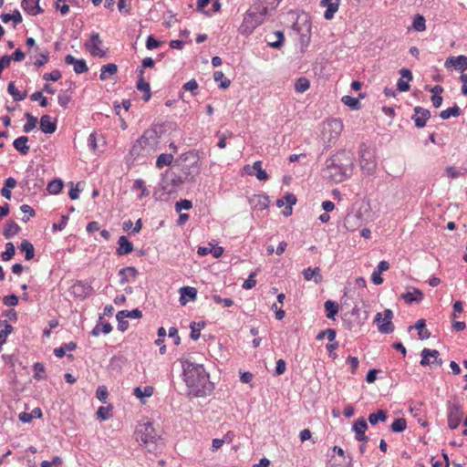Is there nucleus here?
I'll return each mask as SVG.
<instances>
[{"instance_id": "nucleus-43", "label": "nucleus", "mask_w": 467, "mask_h": 467, "mask_svg": "<svg viewBox=\"0 0 467 467\" xmlns=\"http://www.w3.org/2000/svg\"><path fill=\"white\" fill-rule=\"evenodd\" d=\"M336 336H337V333H336V330H335V329H333V328H327V329H326V330H322V331H320V332L317 335L316 338H317V340H322L324 337H327L328 341H329V342H332V341H334V340H335Z\"/></svg>"}, {"instance_id": "nucleus-36", "label": "nucleus", "mask_w": 467, "mask_h": 467, "mask_svg": "<svg viewBox=\"0 0 467 467\" xmlns=\"http://www.w3.org/2000/svg\"><path fill=\"white\" fill-rule=\"evenodd\" d=\"M130 153L134 158H137L140 155L148 154L147 150L143 145V142H140V139L133 144L130 150Z\"/></svg>"}, {"instance_id": "nucleus-56", "label": "nucleus", "mask_w": 467, "mask_h": 467, "mask_svg": "<svg viewBox=\"0 0 467 467\" xmlns=\"http://www.w3.org/2000/svg\"><path fill=\"white\" fill-rule=\"evenodd\" d=\"M61 78V73L59 70L55 69L50 73H45L43 75V79L46 81H57Z\"/></svg>"}, {"instance_id": "nucleus-64", "label": "nucleus", "mask_w": 467, "mask_h": 467, "mask_svg": "<svg viewBox=\"0 0 467 467\" xmlns=\"http://www.w3.org/2000/svg\"><path fill=\"white\" fill-rule=\"evenodd\" d=\"M3 302L5 306H13L17 305L18 297L16 296V294H10L3 298Z\"/></svg>"}, {"instance_id": "nucleus-49", "label": "nucleus", "mask_w": 467, "mask_h": 467, "mask_svg": "<svg viewBox=\"0 0 467 467\" xmlns=\"http://www.w3.org/2000/svg\"><path fill=\"white\" fill-rule=\"evenodd\" d=\"M16 254V248L13 243H7L5 244V251L2 253V259L4 261H9Z\"/></svg>"}, {"instance_id": "nucleus-57", "label": "nucleus", "mask_w": 467, "mask_h": 467, "mask_svg": "<svg viewBox=\"0 0 467 467\" xmlns=\"http://www.w3.org/2000/svg\"><path fill=\"white\" fill-rule=\"evenodd\" d=\"M108 389L105 386H99L96 391V397L102 402L106 403L108 398Z\"/></svg>"}, {"instance_id": "nucleus-28", "label": "nucleus", "mask_w": 467, "mask_h": 467, "mask_svg": "<svg viewBox=\"0 0 467 467\" xmlns=\"http://www.w3.org/2000/svg\"><path fill=\"white\" fill-rule=\"evenodd\" d=\"M118 71V67L116 64L109 63L101 67L99 78L101 80H106L109 76L116 74Z\"/></svg>"}, {"instance_id": "nucleus-50", "label": "nucleus", "mask_w": 467, "mask_h": 467, "mask_svg": "<svg viewBox=\"0 0 467 467\" xmlns=\"http://www.w3.org/2000/svg\"><path fill=\"white\" fill-rule=\"evenodd\" d=\"M137 270L134 267H126L119 270L120 281L122 283L128 281V276H135Z\"/></svg>"}, {"instance_id": "nucleus-30", "label": "nucleus", "mask_w": 467, "mask_h": 467, "mask_svg": "<svg viewBox=\"0 0 467 467\" xmlns=\"http://www.w3.org/2000/svg\"><path fill=\"white\" fill-rule=\"evenodd\" d=\"M324 306L327 317L329 319H334L335 316L338 312V304L332 300H327L325 302Z\"/></svg>"}, {"instance_id": "nucleus-2", "label": "nucleus", "mask_w": 467, "mask_h": 467, "mask_svg": "<svg viewBox=\"0 0 467 467\" xmlns=\"http://www.w3.org/2000/svg\"><path fill=\"white\" fill-rule=\"evenodd\" d=\"M354 163L346 151H340L326 161V172L335 182H341L352 174Z\"/></svg>"}, {"instance_id": "nucleus-3", "label": "nucleus", "mask_w": 467, "mask_h": 467, "mask_svg": "<svg viewBox=\"0 0 467 467\" xmlns=\"http://www.w3.org/2000/svg\"><path fill=\"white\" fill-rule=\"evenodd\" d=\"M136 441L149 452L156 453L162 448V441L159 432L150 421L140 423L135 431Z\"/></svg>"}, {"instance_id": "nucleus-58", "label": "nucleus", "mask_w": 467, "mask_h": 467, "mask_svg": "<svg viewBox=\"0 0 467 467\" xmlns=\"http://www.w3.org/2000/svg\"><path fill=\"white\" fill-rule=\"evenodd\" d=\"M255 273H251L248 278L244 281L242 287L245 290L252 289L255 285Z\"/></svg>"}, {"instance_id": "nucleus-47", "label": "nucleus", "mask_w": 467, "mask_h": 467, "mask_svg": "<svg viewBox=\"0 0 467 467\" xmlns=\"http://www.w3.org/2000/svg\"><path fill=\"white\" fill-rule=\"evenodd\" d=\"M153 394V388L150 386H146L143 389L140 388L134 389V395L137 398H144V397H150Z\"/></svg>"}, {"instance_id": "nucleus-13", "label": "nucleus", "mask_w": 467, "mask_h": 467, "mask_svg": "<svg viewBox=\"0 0 467 467\" xmlns=\"http://www.w3.org/2000/svg\"><path fill=\"white\" fill-rule=\"evenodd\" d=\"M421 359L420 364L421 366H441L442 359L440 358V352L436 349L423 348L420 352Z\"/></svg>"}, {"instance_id": "nucleus-21", "label": "nucleus", "mask_w": 467, "mask_h": 467, "mask_svg": "<svg viewBox=\"0 0 467 467\" xmlns=\"http://www.w3.org/2000/svg\"><path fill=\"white\" fill-rule=\"evenodd\" d=\"M40 130L46 134H52L57 130L56 120H52L49 115H43L40 119Z\"/></svg>"}, {"instance_id": "nucleus-7", "label": "nucleus", "mask_w": 467, "mask_h": 467, "mask_svg": "<svg viewBox=\"0 0 467 467\" xmlns=\"http://www.w3.org/2000/svg\"><path fill=\"white\" fill-rule=\"evenodd\" d=\"M20 186L28 192L40 189L44 182L38 178V170H35L31 167L26 171L25 178L20 182Z\"/></svg>"}, {"instance_id": "nucleus-4", "label": "nucleus", "mask_w": 467, "mask_h": 467, "mask_svg": "<svg viewBox=\"0 0 467 467\" xmlns=\"http://www.w3.org/2000/svg\"><path fill=\"white\" fill-rule=\"evenodd\" d=\"M178 161L184 163L182 166V179L184 182H192L195 181V178L200 174L201 166L199 164V160L197 154L193 151H189L187 153L182 154Z\"/></svg>"}, {"instance_id": "nucleus-8", "label": "nucleus", "mask_w": 467, "mask_h": 467, "mask_svg": "<svg viewBox=\"0 0 467 467\" xmlns=\"http://www.w3.org/2000/svg\"><path fill=\"white\" fill-rule=\"evenodd\" d=\"M184 182L182 176L176 175L173 172L167 171L161 178L160 182L161 189L168 194L174 192L180 185Z\"/></svg>"}, {"instance_id": "nucleus-22", "label": "nucleus", "mask_w": 467, "mask_h": 467, "mask_svg": "<svg viewBox=\"0 0 467 467\" xmlns=\"http://www.w3.org/2000/svg\"><path fill=\"white\" fill-rule=\"evenodd\" d=\"M119 247L117 248V254L124 255L133 251V244L125 235H121L118 241Z\"/></svg>"}, {"instance_id": "nucleus-24", "label": "nucleus", "mask_w": 467, "mask_h": 467, "mask_svg": "<svg viewBox=\"0 0 467 467\" xmlns=\"http://www.w3.org/2000/svg\"><path fill=\"white\" fill-rule=\"evenodd\" d=\"M27 142H28V137L20 136L14 140L13 146L22 155H26L30 150L29 146L27 145Z\"/></svg>"}, {"instance_id": "nucleus-59", "label": "nucleus", "mask_w": 467, "mask_h": 467, "mask_svg": "<svg viewBox=\"0 0 467 467\" xmlns=\"http://www.w3.org/2000/svg\"><path fill=\"white\" fill-rule=\"evenodd\" d=\"M24 10L31 16H36L44 12L43 8L39 5V3L34 5H26Z\"/></svg>"}, {"instance_id": "nucleus-23", "label": "nucleus", "mask_w": 467, "mask_h": 467, "mask_svg": "<svg viewBox=\"0 0 467 467\" xmlns=\"http://www.w3.org/2000/svg\"><path fill=\"white\" fill-rule=\"evenodd\" d=\"M320 5L322 7H327V10L324 13V17L327 20L332 19L338 9V3H334L332 0H321Z\"/></svg>"}, {"instance_id": "nucleus-31", "label": "nucleus", "mask_w": 467, "mask_h": 467, "mask_svg": "<svg viewBox=\"0 0 467 467\" xmlns=\"http://www.w3.org/2000/svg\"><path fill=\"white\" fill-rule=\"evenodd\" d=\"M388 419L387 411L383 410H379L377 412L370 413L368 415V421L371 425H375L379 421H386Z\"/></svg>"}, {"instance_id": "nucleus-6", "label": "nucleus", "mask_w": 467, "mask_h": 467, "mask_svg": "<svg viewBox=\"0 0 467 467\" xmlns=\"http://www.w3.org/2000/svg\"><path fill=\"white\" fill-rule=\"evenodd\" d=\"M446 409L448 427L451 430H455L462 420L463 408L457 400H454L447 401Z\"/></svg>"}, {"instance_id": "nucleus-33", "label": "nucleus", "mask_w": 467, "mask_h": 467, "mask_svg": "<svg viewBox=\"0 0 467 467\" xmlns=\"http://www.w3.org/2000/svg\"><path fill=\"white\" fill-rule=\"evenodd\" d=\"M462 113V110L461 109L459 108L458 105H454L453 107L451 108H449L447 109H444V110H441L440 112V117L442 119H448L449 118L451 117H458L460 116Z\"/></svg>"}, {"instance_id": "nucleus-37", "label": "nucleus", "mask_w": 467, "mask_h": 467, "mask_svg": "<svg viewBox=\"0 0 467 467\" xmlns=\"http://www.w3.org/2000/svg\"><path fill=\"white\" fill-rule=\"evenodd\" d=\"M252 168L255 171V176L259 181H266L268 179L267 172L262 169V161H256L254 162Z\"/></svg>"}, {"instance_id": "nucleus-51", "label": "nucleus", "mask_w": 467, "mask_h": 467, "mask_svg": "<svg viewBox=\"0 0 467 467\" xmlns=\"http://www.w3.org/2000/svg\"><path fill=\"white\" fill-rule=\"evenodd\" d=\"M118 320V329L121 332H125L129 328V322L127 321L126 316H121L120 311L116 315Z\"/></svg>"}, {"instance_id": "nucleus-11", "label": "nucleus", "mask_w": 467, "mask_h": 467, "mask_svg": "<svg viewBox=\"0 0 467 467\" xmlns=\"http://www.w3.org/2000/svg\"><path fill=\"white\" fill-rule=\"evenodd\" d=\"M160 134L156 128L146 130L140 138V142H143L147 153L154 150L159 143Z\"/></svg>"}, {"instance_id": "nucleus-44", "label": "nucleus", "mask_w": 467, "mask_h": 467, "mask_svg": "<svg viewBox=\"0 0 467 467\" xmlns=\"http://www.w3.org/2000/svg\"><path fill=\"white\" fill-rule=\"evenodd\" d=\"M274 35H275V40L269 41L268 44L271 47L278 49L283 46L285 36H284L283 32H281V31H275L274 33Z\"/></svg>"}, {"instance_id": "nucleus-55", "label": "nucleus", "mask_w": 467, "mask_h": 467, "mask_svg": "<svg viewBox=\"0 0 467 467\" xmlns=\"http://www.w3.org/2000/svg\"><path fill=\"white\" fill-rule=\"evenodd\" d=\"M216 136L219 138L217 146L220 149H224L226 147V139L232 137L233 133L230 131H227L226 133L217 132Z\"/></svg>"}, {"instance_id": "nucleus-45", "label": "nucleus", "mask_w": 467, "mask_h": 467, "mask_svg": "<svg viewBox=\"0 0 467 467\" xmlns=\"http://www.w3.org/2000/svg\"><path fill=\"white\" fill-rule=\"evenodd\" d=\"M303 275L306 280H310L313 277H315V282H318V278H321V275H319V268L316 267L314 269L307 268L303 271Z\"/></svg>"}, {"instance_id": "nucleus-52", "label": "nucleus", "mask_w": 467, "mask_h": 467, "mask_svg": "<svg viewBox=\"0 0 467 467\" xmlns=\"http://www.w3.org/2000/svg\"><path fill=\"white\" fill-rule=\"evenodd\" d=\"M412 27L416 31H420V32L425 30V28H426L425 18L420 15H417L412 23Z\"/></svg>"}, {"instance_id": "nucleus-40", "label": "nucleus", "mask_w": 467, "mask_h": 467, "mask_svg": "<svg viewBox=\"0 0 467 467\" xmlns=\"http://www.w3.org/2000/svg\"><path fill=\"white\" fill-rule=\"evenodd\" d=\"M173 161L172 154L161 153L156 161V167L161 169L163 166L170 165Z\"/></svg>"}, {"instance_id": "nucleus-10", "label": "nucleus", "mask_w": 467, "mask_h": 467, "mask_svg": "<svg viewBox=\"0 0 467 467\" xmlns=\"http://www.w3.org/2000/svg\"><path fill=\"white\" fill-rule=\"evenodd\" d=\"M393 313L390 309H385L384 317L381 313H378L375 317V322L378 325V329L382 334H389L394 330V325L391 322Z\"/></svg>"}, {"instance_id": "nucleus-29", "label": "nucleus", "mask_w": 467, "mask_h": 467, "mask_svg": "<svg viewBox=\"0 0 467 467\" xmlns=\"http://www.w3.org/2000/svg\"><path fill=\"white\" fill-rule=\"evenodd\" d=\"M251 202L254 204V207L259 210H265L269 205V199L266 195H254L251 199Z\"/></svg>"}, {"instance_id": "nucleus-39", "label": "nucleus", "mask_w": 467, "mask_h": 467, "mask_svg": "<svg viewBox=\"0 0 467 467\" xmlns=\"http://www.w3.org/2000/svg\"><path fill=\"white\" fill-rule=\"evenodd\" d=\"M341 101L351 109H359L361 108L359 99L351 96H343Z\"/></svg>"}, {"instance_id": "nucleus-54", "label": "nucleus", "mask_w": 467, "mask_h": 467, "mask_svg": "<svg viewBox=\"0 0 467 467\" xmlns=\"http://www.w3.org/2000/svg\"><path fill=\"white\" fill-rule=\"evenodd\" d=\"M192 207V203L190 200H180L175 204V211L181 213L182 210H190Z\"/></svg>"}, {"instance_id": "nucleus-27", "label": "nucleus", "mask_w": 467, "mask_h": 467, "mask_svg": "<svg viewBox=\"0 0 467 467\" xmlns=\"http://www.w3.org/2000/svg\"><path fill=\"white\" fill-rule=\"evenodd\" d=\"M20 230L21 228L16 223H15L14 221H8L5 223L3 234L6 239H9L12 238L15 234H17L20 232Z\"/></svg>"}, {"instance_id": "nucleus-34", "label": "nucleus", "mask_w": 467, "mask_h": 467, "mask_svg": "<svg viewBox=\"0 0 467 467\" xmlns=\"http://www.w3.org/2000/svg\"><path fill=\"white\" fill-rule=\"evenodd\" d=\"M64 183L60 179L52 180L47 187V190L50 194H57L63 189Z\"/></svg>"}, {"instance_id": "nucleus-32", "label": "nucleus", "mask_w": 467, "mask_h": 467, "mask_svg": "<svg viewBox=\"0 0 467 467\" xmlns=\"http://www.w3.org/2000/svg\"><path fill=\"white\" fill-rule=\"evenodd\" d=\"M205 327V322H192L190 325L191 328V338L193 340H197L200 338L201 336V330Z\"/></svg>"}, {"instance_id": "nucleus-17", "label": "nucleus", "mask_w": 467, "mask_h": 467, "mask_svg": "<svg viewBox=\"0 0 467 467\" xmlns=\"http://www.w3.org/2000/svg\"><path fill=\"white\" fill-rule=\"evenodd\" d=\"M413 110L414 115L411 119L414 120L415 126L419 129L425 127L427 120L431 118L430 110L420 106L415 107Z\"/></svg>"}, {"instance_id": "nucleus-41", "label": "nucleus", "mask_w": 467, "mask_h": 467, "mask_svg": "<svg viewBox=\"0 0 467 467\" xmlns=\"http://www.w3.org/2000/svg\"><path fill=\"white\" fill-rule=\"evenodd\" d=\"M310 87V82L306 78H299L295 83V89L297 92L303 93L306 91Z\"/></svg>"}, {"instance_id": "nucleus-26", "label": "nucleus", "mask_w": 467, "mask_h": 467, "mask_svg": "<svg viewBox=\"0 0 467 467\" xmlns=\"http://www.w3.org/2000/svg\"><path fill=\"white\" fill-rule=\"evenodd\" d=\"M19 250L25 253V259L29 261L35 257L34 245L27 240H23L19 245Z\"/></svg>"}, {"instance_id": "nucleus-16", "label": "nucleus", "mask_w": 467, "mask_h": 467, "mask_svg": "<svg viewBox=\"0 0 467 467\" xmlns=\"http://www.w3.org/2000/svg\"><path fill=\"white\" fill-rule=\"evenodd\" d=\"M261 24L262 20L251 16V14H245L239 31L242 35H250Z\"/></svg>"}, {"instance_id": "nucleus-5", "label": "nucleus", "mask_w": 467, "mask_h": 467, "mask_svg": "<svg viewBox=\"0 0 467 467\" xmlns=\"http://www.w3.org/2000/svg\"><path fill=\"white\" fill-rule=\"evenodd\" d=\"M359 165L365 175H373L377 169L374 151L365 143L359 146Z\"/></svg>"}, {"instance_id": "nucleus-63", "label": "nucleus", "mask_w": 467, "mask_h": 467, "mask_svg": "<svg viewBox=\"0 0 467 467\" xmlns=\"http://www.w3.org/2000/svg\"><path fill=\"white\" fill-rule=\"evenodd\" d=\"M161 41L157 40L153 36H149L146 41V47L150 50L157 48L161 46Z\"/></svg>"}, {"instance_id": "nucleus-18", "label": "nucleus", "mask_w": 467, "mask_h": 467, "mask_svg": "<svg viewBox=\"0 0 467 467\" xmlns=\"http://www.w3.org/2000/svg\"><path fill=\"white\" fill-rule=\"evenodd\" d=\"M352 430L356 434L357 441L364 443L368 441V438L365 434L366 431L368 430V423L364 418H359L357 420L352 426Z\"/></svg>"}, {"instance_id": "nucleus-20", "label": "nucleus", "mask_w": 467, "mask_h": 467, "mask_svg": "<svg viewBox=\"0 0 467 467\" xmlns=\"http://www.w3.org/2000/svg\"><path fill=\"white\" fill-rule=\"evenodd\" d=\"M138 72H139V79H138L137 85H136L137 89L140 90V91H143L144 94L142 96V99L144 101H149L150 97H151L150 84H149V82H147L144 79V77H143L144 70L143 69H139Z\"/></svg>"}, {"instance_id": "nucleus-48", "label": "nucleus", "mask_w": 467, "mask_h": 467, "mask_svg": "<svg viewBox=\"0 0 467 467\" xmlns=\"http://www.w3.org/2000/svg\"><path fill=\"white\" fill-rule=\"evenodd\" d=\"M261 5L262 1L260 3H254L246 12V14H251V16L263 21L262 14H261Z\"/></svg>"}, {"instance_id": "nucleus-9", "label": "nucleus", "mask_w": 467, "mask_h": 467, "mask_svg": "<svg viewBox=\"0 0 467 467\" xmlns=\"http://www.w3.org/2000/svg\"><path fill=\"white\" fill-rule=\"evenodd\" d=\"M343 130V123L338 119H331L325 122L323 128L324 137L327 136L329 142L336 140Z\"/></svg>"}, {"instance_id": "nucleus-14", "label": "nucleus", "mask_w": 467, "mask_h": 467, "mask_svg": "<svg viewBox=\"0 0 467 467\" xmlns=\"http://www.w3.org/2000/svg\"><path fill=\"white\" fill-rule=\"evenodd\" d=\"M364 219L360 212L348 213L344 220V226L348 231H355L363 224Z\"/></svg>"}, {"instance_id": "nucleus-12", "label": "nucleus", "mask_w": 467, "mask_h": 467, "mask_svg": "<svg viewBox=\"0 0 467 467\" xmlns=\"http://www.w3.org/2000/svg\"><path fill=\"white\" fill-rule=\"evenodd\" d=\"M101 45L102 40L99 36V34L97 32H92L90 35V39L85 43V47L89 51L91 56L104 57H106V52L101 49Z\"/></svg>"}, {"instance_id": "nucleus-46", "label": "nucleus", "mask_w": 467, "mask_h": 467, "mask_svg": "<svg viewBox=\"0 0 467 467\" xmlns=\"http://www.w3.org/2000/svg\"><path fill=\"white\" fill-rule=\"evenodd\" d=\"M213 79L216 82L220 81V88L223 89L227 88L231 84V81L224 78V74L222 71H215L213 73Z\"/></svg>"}, {"instance_id": "nucleus-61", "label": "nucleus", "mask_w": 467, "mask_h": 467, "mask_svg": "<svg viewBox=\"0 0 467 467\" xmlns=\"http://www.w3.org/2000/svg\"><path fill=\"white\" fill-rule=\"evenodd\" d=\"M57 100L60 106L66 108L67 105L70 102L71 97L67 93V91H61L57 97Z\"/></svg>"}, {"instance_id": "nucleus-35", "label": "nucleus", "mask_w": 467, "mask_h": 467, "mask_svg": "<svg viewBox=\"0 0 467 467\" xmlns=\"http://www.w3.org/2000/svg\"><path fill=\"white\" fill-rule=\"evenodd\" d=\"M25 117L26 119V122L23 127V130L24 132L28 133L36 128L37 123V118H36L29 112H26L25 114Z\"/></svg>"}, {"instance_id": "nucleus-53", "label": "nucleus", "mask_w": 467, "mask_h": 467, "mask_svg": "<svg viewBox=\"0 0 467 467\" xmlns=\"http://www.w3.org/2000/svg\"><path fill=\"white\" fill-rule=\"evenodd\" d=\"M422 296L423 294H402V297L407 304L420 302L422 300Z\"/></svg>"}, {"instance_id": "nucleus-60", "label": "nucleus", "mask_w": 467, "mask_h": 467, "mask_svg": "<svg viewBox=\"0 0 467 467\" xmlns=\"http://www.w3.org/2000/svg\"><path fill=\"white\" fill-rule=\"evenodd\" d=\"M134 188L140 189L141 191L140 198L148 196L150 194V192L147 190V188L144 185V182L141 179H138L134 182Z\"/></svg>"}, {"instance_id": "nucleus-38", "label": "nucleus", "mask_w": 467, "mask_h": 467, "mask_svg": "<svg viewBox=\"0 0 467 467\" xmlns=\"http://www.w3.org/2000/svg\"><path fill=\"white\" fill-rule=\"evenodd\" d=\"M7 90L10 95L14 98V100L20 101L26 99V92L20 93L15 86L14 82H9Z\"/></svg>"}, {"instance_id": "nucleus-15", "label": "nucleus", "mask_w": 467, "mask_h": 467, "mask_svg": "<svg viewBox=\"0 0 467 467\" xmlns=\"http://www.w3.org/2000/svg\"><path fill=\"white\" fill-rule=\"evenodd\" d=\"M444 67L446 68L453 67L456 70L463 73L467 69V57L463 55L449 57L444 63Z\"/></svg>"}, {"instance_id": "nucleus-42", "label": "nucleus", "mask_w": 467, "mask_h": 467, "mask_svg": "<svg viewBox=\"0 0 467 467\" xmlns=\"http://www.w3.org/2000/svg\"><path fill=\"white\" fill-rule=\"evenodd\" d=\"M407 427V421L404 418L396 419L390 425V430L393 432H402Z\"/></svg>"}, {"instance_id": "nucleus-1", "label": "nucleus", "mask_w": 467, "mask_h": 467, "mask_svg": "<svg viewBox=\"0 0 467 467\" xmlns=\"http://www.w3.org/2000/svg\"><path fill=\"white\" fill-rule=\"evenodd\" d=\"M182 368L189 395L205 397L212 392L213 385L210 381L209 374L205 371L202 365L184 360L182 362Z\"/></svg>"}, {"instance_id": "nucleus-62", "label": "nucleus", "mask_w": 467, "mask_h": 467, "mask_svg": "<svg viewBox=\"0 0 467 467\" xmlns=\"http://www.w3.org/2000/svg\"><path fill=\"white\" fill-rule=\"evenodd\" d=\"M34 371H35V375H34V378L37 380L43 379V376L42 374L44 373L45 371V367L42 363H39V362H36L34 364Z\"/></svg>"}, {"instance_id": "nucleus-19", "label": "nucleus", "mask_w": 467, "mask_h": 467, "mask_svg": "<svg viewBox=\"0 0 467 467\" xmlns=\"http://www.w3.org/2000/svg\"><path fill=\"white\" fill-rule=\"evenodd\" d=\"M65 63L67 65H73L74 71L77 74H82L88 70L87 63L84 59H78L70 54L65 57Z\"/></svg>"}, {"instance_id": "nucleus-25", "label": "nucleus", "mask_w": 467, "mask_h": 467, "mask_svg": "<svg viewBox=\"0 0 467 467\" xmlns=\"http://www.w3.org/2000/svg\"><path fill=\"white\" fill-rule=\"evenodd\" d=\"M412 328L418 329L419 338L421 340L428 339L431 337V333L426 329L425 319H419L414 327L410 326L409 327V330H411Z\"/></svg>"}]
</instances>
